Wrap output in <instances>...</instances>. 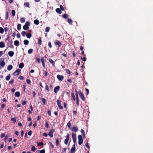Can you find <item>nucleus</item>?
<instances>
[{
	"instance_id": "13",
	"label": "nucleus",
	"mask_w": 153,
	"mask_h": 153,
	"mask_svg": "<svg viewBox=\"0 0 153 153\" xmlns=\"http://www.w3.org/2000/svg\"><path fill=\"white\" fill-rule=\"evenodd\" d=\"M78 130V128L77 127L74 126L71 129V131L76 132Z\"/></svg>"
},
{
	"instance_id": "17",
	"label": "nucleus",
	"mask_w": 153,
	"mask_h": 153,
	"mask_svg": "<svg viewBox=\"0 0 153 153\" xmlns=\"http://www.w3.org/2000/svg\"><path fill=\"white\" fill-rule=\"evenodd\" d=\"M24 66V64L23 62L21 63L19 65V67L20 68H22Z\"/></svg>"
},
{
	"instance_id": "24",
	"label": "nucleus",
	"mask_w": 153,
	"mask_h": 153,
	"mask_svg": "<svg viewBox=\"0 0 153 153\" xmlns=\"http://www.w3.org/2000/svg\"><path fill=\"white\" fill-rule=\"evenodd\" d=\"M34 23L36 25H38L39 23V21L38 19H36L34 21Z\"/></svg>"
},
{
	"instance_id": "4",
	"label": "nucleus",
	"mask_w": 153,
	"mask_h": 153,
	"mask_svg": "<svg viewBox=\"0 0 153 153\" xmlns=\"http://www.w3.org/2000/svg\"><path fill=\"white\" fill-rule=\"evenodd\" d=\"M45 57L46 58V56H44L43 57L41 58V61L42 64V65L44 68H45L46 67V65L45 62V60L44 59V58Z\"/></svg>"
},
{
	"instance_id": "47",
	"label": "nucleus",
	"mask_w": 153,
	"mask_h": 153,
	"mask_svg": "<svg viewBox=\"0 0 153 153\" xmlns=\"http://www.w3.org/2000/svg\"><path fill=\"white\" fill-rule=\"evenodd\" d=\"M37 143V145L38 146H42L43 144V142H39V143Z\"/></svg>"
},
{
	"instance_id": "16",
	"label": "nucleus",
	"mask_w": 153,
	"mask_h": 153,
	"mask_svg": "<svg viewBox=\"0 0 153 153\" xmlns=\"http://www.w3.org/2000/svg\"><path fill=\"white\" fill-rule=\"evenodd\" d=\"M8 55L10 57L13 56L14 54V53L13 51H10L8 53Z\"/></svg>"
},
{
	"instance_id": "29",
	"label": "nucleus",
	"mask_w": 153,
	"mask_h": 153,
	"mask_svg": "<svg viewBox=\"0 0 153 153\" xmlns=\"http://www.w3.org/2000/svg\"><path fill=\"white\" fill-rule=\"evenodd\" d=\"M21 28V25L20 24H19L17 25V29L18 30H20Z\"/></svg>"
},
{
	"instance_id": "19",
	"label": "nucleus",
	"mask_w": 153,
	"mask_h": 153,
	"mask_svg": "<svg viewBox=\"0 0 153 153\" xmlns=\"http://www.w3.org/2000/svg\"><path fill=\"white\" fill-rule=\"evenodd\" d=\"M14 44L15 46H18L19 45V42L18 40H16L14 42Z\"/></svg>"
},
{
	"instance_id": "10",
	"label": "nucleus",
	"mask_w": 153,
	"mask_h": 153,
	"mask_svg": "<svg viewBox=\"0 0 153 153\" xmlns=\"http://www.w3.org/2000/svg\"><path fill=\"white\" fill-rule=\"evenodd\" d=\"M54 44L56 45H58L59 47H60L61 45V42L57 40H56L54 42Z\"/></svg>"
},
{
	"instance_id": "1",
	"label": "nucleus",
	"mask_w": 153,
	"mask_h": 153,
	"mask_svg": "<svg viewBox=\"0 0 153 153\" xmlns=\"http://www.w3.org/2000/svg\"><path fill=\"white\" fill-rule=\"evenodd\" d=\"M30 23L29 21H27L26 22L25 25L23 26V28L25 30H27L29 29V26H30Z\"/></svg>"
},
{
	"instance_id": "26",
	"label": "nucleus",
	"mask_w": 153,
	"mask_h": 153,
	"mask_svg": "<svg viewBox=\"0 0 153 153\" xmlns=\"http://www.w3.org/2000/svg\"><path fill=\"white\" fill-rule=\"evenodd\" d=\"M38 43L40 45H42V41L41 40V38L39 37V39H38Z\"/></svg>"
},
{
	"instance_id": "12",
	"label": "nucleus",
	"mask_w": 153,
	"mask_h": 153,
	"mask_svg": "<svg viewBox=\"0 0 153 153\" xmlns=\"http://www.w3.org/2000/svg\"><path fill=\"white\" fill-rule=\"evenodd\" d=\"M57 78L59 80L61 81L63 79L64 76L62 75H60L58 74L57 76Z\"/></svg>"
},
{
	"instance_id": "22",
	"label": "nucleus",
	"mask_w": 153,
	"mask_h": 153,
	"mask_svg": "<svg viewBox=\"0 0 153 153\" xmlns=\"http://www.w3.org/2000/svg\"><path fill=\"white\" fill-rule=\"evenodd\" d=\"M12 43L13 42L12 41H10L8 43L10 47L11 48H13V45H12Z\"/></svg>"
},
{
	"instance_id": "30",
	"label": "nucleus",
	"mask_w": 153,
	"mask_h": 153,
	"mask_svg": "<svg viewBox=\"0 0 153 153\" xmlns=\"http://www.w3.org/2000/svg\"><path fill=\"white\" fill-rule=\"evenodd\" d=\"M81 132L82 134V136H83V138H84L85 136V132L84 130L82 129H81Z\"/></svg>"
},
{
	"instance_id": "6",
	"label": "nucleus",
	"mask_w": 153,
	"mask_h": 153,
	"mask_svg": "<svg viewBox=\"0 0 153 153\" xmlns=\"http://www.w3.org/2000/svg\"><path fill=\"white\" fill-rule=\"evenodd\" d=\"M54 131L55 130L53 129H52L50 130L48 134V135L50 137H53V134L54 132Z\"/></svg>"
},
{
	"instance_id": "14",
	"label": "nucleus",
	"mask_w": 153,
	"mask_h": 153,
	"mask_svg": "<svg viewBox=\"0 0 153 153\" xmlns=\"http://www.w3.org/2000/svg\"><path fill=\"white\" fill-rule=\"evenodd\" d=\"M48 60L52 64L53 66L55 67L54 62L52 59H49Z\"/></svg>"
},
{
	"instance_id": "11",
	"label": "nucleus",
	"mask_w": 153,
	"mask_h": 153,
	"mask_svg": "<svg viewBox=\"0 0 153 153\" xmlns=\"http://www.w3.org/2000/svg\"><path fill=\"white\" fill-rule=\"evenodd\" d=\"M60 87L59 86H57L54 89V92L55 93H56L59 90Z\"/></svg>"
},
{
	"instance_id": "5",
	"label": "nucleus",
	"mask_w": 153,
	"mask_h": 153,
	"mask_svg": "<svg viewBox=\"0 0 153 153\" xmlns=\"http://www.w3.org/2000/svg\"><path fill=\"white\" fill-rule=\"evenodd\" d=\"M21 72V70L19 69H17L13 73L14 76L18 75Z\"/></svg>"
},
{
	"instance_id": "48",
	"label": "nucleus",
	"mask_w": 153,
	"mask_h": 153,
	"mask_svg": "<svg viewBox=\"0 0 153 153\" xmlns=\"http://www.w3.org/2000/svg\"><path fill=\"white\" fill-rule=\"evenodd\" d=\"M66 73L68 74H71V72L69 70H68V69H66Z\"/></svg>"
},
{
	"instance_id": "63",
	"label": "nucleus",
	"mask_w": 153,
	"mask_h": 153,
	"mask_svg": "<svg viewBox=\"0 0 153 153\" xmlns=\"http://www.w3.org/2000/svg\"><path fill=\"white\" fill-rule=\"evenodd\" d=\"M5 136V135L3 133L1 134V135H0V137H1V138H3Z\"/></svg>"
},
{
	"instance_id": "58",
	"label": "nucleus",
	"mask_w": 153,
	"mask_h": 153,
	"mask_svg": "<svg viewBox=\"0 0 153 153\" xmlns=\"http://www.w3.org/2000/svg\"><path fill=\"white\" fill-rule=\"evenodd\" d=\"M45 150L44 149H42L40 151V153H45Z\"/></svg>"
},
{
	"instance_id": "34",
	"label": "nucleus",
	"mask_w": 153,
	"mask_h": 153,
	"mask_svg": "<svg viewBox=\"0 0 153 153\" xmlns=\"http://www.w3.org/2000/svg\"><path fill=\"white\" fill-rule=\"evenodd\" d=\"M36 150L35 147L33 146H32L31 150L32 151L35 152Z\"/></svg>"
},
{
	"instance_id": "8",
	"label": "nucleus",
	"mask_w": 153,
	"mask_h": 153,
	"mask_svg": "<svg viewBox=\"0 0 153 153\" xmlns=\"http://www.w3.org/2000/svg\"><path fill=\"white\" fill-rule=\"evenodd\" d=\"M57 103L58 107L60 109H62L63 108V106L61 105L60 101L59 100H57Z\"/></svg>"
},
{
	"instance_id": "51",
	"label": "nucleus",
	"mask_w": 153,
	"mask_h": 153,
	"mask_svg": "<svg viewBox=\"0 0 153 153\" xmlns=\"http://www.w3.org/2000/svg\"><path fill=\"white\" fill-rule=\"evenodd\" d=\"M19 79H20V80H24V77L23 76H20L19 77Z\"/></svg>"
},
{
	"instance_id": "55",
	"label": "nucleus",
	"mask_w": 153,
	"mask_h": 153,
	"mask_svg": "<svg viewBox=\"0 0 153 153\" xmlns=\"http://www.w3.org/2000/svg\"><path fill=\"white\" fill-rule=\"evenodd\" d=\"M85 146L88 149L90 147V146H89V144H88V143L87 142L85 144Z\"/></svg>"
},
{
	"instance_id": "62",
	"label": "nucleus",
	"mask_w": 153,
	"mask_h": 153,
	"mask_svg": "<svg viewBox=\"0 0 153 153\" xmlns=\"http://www.w3.org/2000/svg\"><path fill=\"white\" fill-rule=\"evenodd\" d=\"M5 106V105L4 104H3L1 105V108L2 109L4 108Z\"/></svg>"
},
{
	"instance_id": "31",
	"label": "nucleus",
	"mask_w": 153,
	"mask_h": 153,
	"mask_svg": "<svg viewBox=\"0 0 153 153\" xmlns=\"http://www.w3.org/2000/svg\"><path fill=\"white\" fill-rule=\"evenodd\" d=\"M10 74H9L8 75L6 76V79L7 81H8L10 80Z\"/></svg>"
},
{
	"instance_id": "50",
	"label": "nucleus",
	"mask_w": 153,
	"mask_h": 153,
	"mask_svg": "<svg viewBox=\"0 0 153 153\" xmlns=\"http://www.w3.org/2000/svg\"><path fill=\"white\" fill-rule=\"evenodd\" d=\"M85 90L86 91V95H88L89 94V90L87 88H85Z\"/></svg>"
},
{
	"instance_id": "25",
	"label": "nucleus",
	"mask_w": 153,
	"mask_h": 153,
	"mask_svg": "<svg viewBox=\"0 0 153 153\" xmlns=\"http://www.w3.org/2000/svg\"><path fill=\"white\" fill-rule=\"evenodd\" d=\"M24 44L25 45H27L29 44V41L27 39H25L24 41Z\"/></svg>"
},
{
	"instance_id": "3",
	"label": "nucleus",
	"mask_w": 153,
	"mask_h": 153,
	"mask_svg": "<svg viewBox=\"0 0 153 153\" xmlns=\"http://www.w3.org/2000/svg\"><path fill=\"white\" fill-rule=\"evenodd\" d=\"M78 94H79L80 97L83 101H85V99L84 97V94L81 92L80 91H78Z\"/></svg>"
},
{
	"instance_id": "44",
	"label": "nucleus",
	"mask_w": 153,
	"mask_h": 153,
	"mask_svg": "<svg viewBox=\"0 0 153 153\" xmlns=\"http://www.w3.org/2000/svg\"><path fill=\"white\" fill-rule=\"evenodd\" d=\"M13 16H14L15 15V11L14 10H12L11 12Z\"/></svg>"
},
{
	"instance_id": "40",
	"label": "nucleus",
	"mask_w": 153,
	"mask_h": 153,
	"mask_svg": "<svg viewBox=\"0 0 153 153\" xmlns=\"http://www.w3.org/2000/svg\"><path fill=\"white\" fill-rule=\"evenodd\" d=\"M21 34L22 36L24 37L26 35V32L25 31H22V32Z\"/></svg>"
},
{
	"instance_id": "56",
	"label": "nucleus",
	"mask_w": 153,
	"mask_h": 153,
	"mask_svg": "<svg viewBox=\"0 0 153 153\" xmlns=\"http://www.w3.org/2000/svg\"><path fill=\"white\" fill-rule=\"evenodd\" d=\"M45 89L47 91H49L48 86L46 84V86L45 87Z\"/></svg>"
},
{
	"instance_id": "64",
	"label": "nucleus",
	"mask_w": 153,
	"mask_h": 153,
	"mask_svg": "<svg viewBox=\"0 0 153 153\" xmlns=\"http://www.w3.org/2000/svg\"><path fill=\"white\" fill-rule=\"evenodd\" d=\"M27 102L26 101H25L22 102V104L23 105H24L26 104Z\"/></svg>"
},
{
	"instance_id": "60",
	"label": "nucleus",
	"mask_w": 153,
	"mask_h": 153,
	"mask_svg": "<svg viewBox=\"0 0 153 153\" xmlns=\"http://www.w3.org/2000/svg\"><path fill=\"white\" fill-rule=\"evenodd\" d=\"M43 135L45 137H47L48 136V134L47 133L45 132L43 134Z\"/></svg>"
},
{
	"instance_id": "57",
	"label": "nucleus",
	"mask_w": 153,
	"mask_h": 153,
	"mask_svg": "<svg viewBox=\"0 0 153 153\" xmlns=\"http://www.w3.org/2000/svg\"><path fill=\"white\" fill-rule=\"evenodd\" d=\"M32 131L31 130H30L29 131L28 134L29 136H31L32 135Z\"/></svg>"
},
{
	"instance_id": "49",
	"label": "nucleus",
	"mask_w": 153,
	"mask_h": 153,
	"mask_svg": "<svg viewBox=\"0 0 153 153\" xmlns=\"http://www.w3.org/2000/svg\"><path fill=\"white\" fill-rule=\"evenodd\" d=\"M67 126L69 128H71V123H70V122H69L68 123H67Z\"/></svg>"
},
{
	"instance_id": "59",
	"label": "nucleus",
	"mask_w": 153,
	"mask_h": 153,
	"mask_svg": "<svg viewBox=\"0 0 153 153\" xmlns=\"http://www.w3.org/2000/svg\"><path fill=\"white\" fill-rule=\"evenodd\" d=\"M12 36H13V37H15L16 36V32H15L14 31L13 32Z\"/></svg>"
},
{
	"instance_id": "53",
	"label": "nucleus",
	"mask_w": 153,
	"mask_h": 153,
	"mask_svg": "<svg viewBox=\"0 0 153 153\" xmlns=\"http://www.w3.org/2000/svg\"><path fill=\"white\" fill-rule=\"evenodd\" d=\"M26 82L28 84H30L31 83V81L29 79H27L26 80Z\"/></svg>"
},
{
	"instance_id": "46",
	"label": "nucleus",
	"mask_w": 153,
	"mask_h": 153,
	"mask_svg": "<svg viewBox=\"0 0 153 153\" xmlns=\"http://www.w3.org/2000/svg\"><path fill=\"white\" fill-rule=\"evenodd\" d=\"M45 125L46 127L48 128L49 127V124L47 121H46L45 123Z\"/></svg>"
},
{
	"instance_id": "37",
	"label": "nucleus",
	"mask_w": 153,
	"mask_h": 153,
	"mask_svg": "<svg viewBox=\"0 0 153 153\" xmlns=\"http://www.w3.org/2000/svg\"><path fill=\"white\" fill-rule=\"evenodd\" d=\"M50 29V28L49 27H47L45 30V32L47 33H48V32H49Z\"/></svg>"
},
{
	"instance_id": "20",
	"label": "nucleus",
	"mask_w": 153,
	"mask_h": 153,
	"mask_svg": "<svg viewBox=\"0 0 153 153\" xmlns=\"http://www.w3.org/2000/svg\"><path fill=\"white\" fill-rule=\"evenodd\" d=\"M14 95L15 96L19 97L20 95V94L19 92L17 91L15 93Z\"/></svg>"
},
{
	"instance_id": "27",
	"label": "nucleus",
	"mask_w": 153,
	"mask_h": 153,
	"mask_svg": "<svg viewBox=\"0 0 153 153\" xmlns=\"http://www.w3.org/2000/svg\"><path fill=\"white\" fill-rule=\"evenodd\" d=\"M5 65V63L4 61H2L0 62V65L1 67H4Z\"/></svg>"
},
{
	"instance_id": "18",
	"label": "nucleus",
	"mask_w": 153,
	"mask_h": 153,
	"mask_svg": "<svg viewBox=\"0 0 153 153\" xmlns=\"http://www.w3.org/2000/svg\"><path fill=\"white\" fill-rule=\"evenodd\" d=\"M56 12L58 13L61 14L62 13L61 10L59 8H57L56 10Z\"/></svg>"
},
{
	"instance_id": "43",
	"label": "nucleus",
	"mask_w": 153,
	"mask_h": 153,
	"mask_svg": "<svg viewBox=\"0 0 153 153\" xmlns=\"http://www.w3.org/2000/svg\"><path fill=\"white\" fill-rule=\"evenodd\" d=\"M56 146H58L59 144L58 138H57L56 140Z\"/></svg>"
},
{
	"instance_id": "9",
	"label": "nucleus",
	"mask_w": 153,
	"mask_h": 153,
	"mask_svg": "<svg viewBox=\"0 0 153 153\" xmlns=\"http://www.w3.org/2000/svg\"><path fill=\"white\" fill-rule=\"evenodd\" d=\"M72 137L73 138V140L74 143V144H75V143L76 142V137L75 134H74L73 133H72Z\"/></svg>"
},
{
	"instance_id": "45",
	"label": "nucleus",
	"mask_w": 153,
	"mask_h": 153,
	"mask_svg": "<svg viewBox=\"0 0 153 153\" xmlns=\"http://www.w3.org/2000/svg\"><path fill=\"white\" fill-rule=\"evenodd\" d=\"M48 46L50 48H52V46L51 45V42H48Z\"/></svg>"
},
{
	"instance_id": "61",
	"label": "nucleus",
	"mask_w": 153,
	"mask_h": 153,
	"mask_svg": "<svg viewBox=\"0 0 153 153\" xmlns=\"http://www.w3.org/2000/svg\"><path fill=\"white\" fill-rule=\"evenodd\" d=\"M60 9L61 10H62V11H63L64 10V8H63V6H62V5H60Z\"/></svg>"
},
{
	"instance_id": "54",
	"label": "nucleus",
	"mask_w": 153,
	"mask_h": 153,
	"mask_svg": "<svg viewBox=\"0 0 153 153\" xmlns=\"http://www.w3.org/2000/svg\"><path fill=\"white\" fill-rule=\"evenodd\" d=\"M68 22L70 24L72 22V21L71 19H68Z\"/></svg>"
},
{
	"instance_id": "42",
	"label": "nucleus",
	"mask_w": 153,
	"mask_h": 153,
	"mask_svg": "<svg viewBox=\"0 0 153 153\" xmlns=\"http://www.w3.org/2000/svg\"><path fill=\"white\" fill-rule=\"evenodd\" d=\"M4 32V30L2 27H0V33H2Z\"/></svg>"
},
{
	"instance_id": "39",
	"label": "nucleus",
	"mask_w": 153,
	"mask_h": 153,
	"mask_svg": "<svg viewBox=\"0 0 153 153\" xmlns=\"http://www.w3.org/2000/svg\"><path fill=\"white\" fill-rule=\"evenodd\" d=\"M11 120L13 121L14 123H15L16 122V119L15 117L11 118Z\"/></svg>"
},
{
	"instance_id": "38",
	"label": "nucleus",
	"mask_w": 153,
	"mask_h": 153,
	"mask_svg": "<svg viewBox=\"0 0 153 153\" xmlns=\"http://www.w3.org/2000/svg\"><path fill=\"white\" fill-rule=\"evenodd\" d=\"M69 139H66L64 140V143L66 145H67Z\"/></svg>"
},
{
	"instance_id": "23",
	"label": "nucleus",
	"mask_w": 153,
	"mask_h": 153,
	"mask_svg": "<svg viewBox=\"0 0 153 153\" xmlns=\"http://www.w3.org/2000/svg\"><path fill=\"white\" fill-rule=\"evenodd\" d=\"M24 5L25 7H26L30 8L29 3L28 2H27L25 3H24Z\"/></svg>"
},
{
	"instance_id": "36",
	"label": "nucleus",
	"mask_w": 153,
	"mask_h": 153,
	"mask_svg": "<svg viewBox=\"0 0 153 153\" xmlns=\"http://www.w3.org/2000/svg\"><path fill=\"white\" fill-rule=\"evenodd\" d=\"M36 60L38 63H40L41 62L40 59L38 57L36 58Z\"/></svg>"
},
{
	"instance_id": "21",
	"label": "nucleus",
	"mask_w": 153,
	"mask_h": 153,
	"mask_svg": "<svg viewBox=\"0 0 153 153\" xmlns=\"http://www.w3.org/2000/svg\"><path fill=\"white\" fill-rule=\"evenodd\" d=\"M13 68V66L12 65H9L7 67V69L8 71H10Z\"/></svg>"
},
{
	"instance_id": "52",
	"label": "nucleus",
	"mask_w": 153,
	"mask_h": 153,
	"mask_svg": "<svg viewBox=\"0 0 153 153\" xmlns=\"http://www.w3.org/2000/svg\"><path fill=\"white\" fill-rule=\"evenodd\" d=\"M8 29H9V28L7 27H5L4 28V30L5 32H6L8 31Z\"/></svg>"
},
{
	"instance_id": "28",
	"label": "nucleus",
	"mask_w": 153,
	"mask_h": 153,
	"mask_svg": "<svg viewBox=\"0 0 153 153\" xmlns=\"http://www.w3.org/2000/svg\"><path fill=\"white\" fill-rule=\"evenodd\" d=\"M25 18L24 17L21 18L20 19V22L22 23H24L25 22Z\"/></svg>"
},
{
	"instance_id": "7",
	"label": "nucleus",
	"mask_w": 153,
	"mask_h": 153,
	"mask_svg": "<svg viewBox=\"0 0 153 153\" xmlns=\"http://www.w3.org/2000/svg\"><path fill=\"white\" fill-rule=\"evenodd\" d=\"M76 151L75 145L74 144L72 146L71 150V153H74Z\"/></svg>"
},
{
	"instance_id": "2",
	"label": "nucleus",
	"mask_w": 153,
	"mask_h": 153,
	"mask_svg": "<svg viewBox=\"0 0 153 153\" xmlns=\"http://www.w3.org/2000/svg\"><path fill=\"white\" fill-rule=\"evenodd\" d=\"M78 144L79 145H81L83 142L82 136L81 135H79L78 136Z\"/></svg>"
},
{
	"instance_id": "15",
	"label": "nucleus",
	"mask_w": 153,
	"mask_h": 153,
	"mask_svg": "<svg viewBox=\"0 0 153 153\" xmlns=\"http://www.w3.org/2000/svg\"><path fill=\"white\" fill-rule=\"evenodd\" d=\"M5 47V44L3 42H0V48H3Z\"/></svg>"
},
{
	"instance_id": "33",
	"label": "nucleus",
	"mask_w": 153,
	"mask_h": 153,
	"mask_svg": "<svg viewBox=\"0 0 153 153\" xmlns=\"http://www.w3.org/2000/svg\"><path fill=\"white\" fill-rule=\"evenodd\" d=\"M33 51V50L32 49H29L28 51V53L29 54H31Z\"/></svg>"
},
{
	"instance_id": "41",
	"label": "nucleus",
	"mask_w": 153,
	"mask_h": 153,
	"mask_svg": "<svg viewBox=\"0 0 153 153\" xmlns=\"http://www.w3.org/2000/svg\"><path fill=\"white\" fill-rule=\"evenodd\" d=\"M42 100L43 104L44 105H45L46 104V100L44 98H42Z\"/></svg>"
},
{
	"instance_id": "35",
	"label": "nucleus",
	"mask_w": 153,
	"mask_h": 153,
	"mask_svg": "<svg viewBox=\"0 0 153 153\" xmlns=\"http://www.w3.org/2000/svg\"><path fill=\"white\" fill-rule=\"evenodd\" d=\"M27 37L30 38L32 36V35L30 33H28L26 35Z\"/></svg>"
},
{
	"instance_id": "32",
	"label": "nucleus",
	"mask_w": 153,
	"mask_h": 153,
	"mask_svg": "<svg viewBox=\"0 0 153 153\" xmlns=\"http://www.w3.org/2000/svg\"><path fill=\"white\" fill-rule=\"evenodd\" d=\"M62 16L65 19H67L68 18V15L66 13L63 14L62 15Z\"/></svg>"
}]
</instances>
